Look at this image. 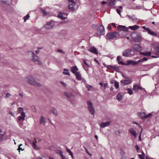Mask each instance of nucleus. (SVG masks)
Listing matches in <instances>:
<instances>
[{"label": "nucleus", "mask_w": 159, "mask_h": 159, "mask_svg": "<svg viewBox=\"0 0 159 159\" xmlns=\"http://www.w3.org/2000/svg\"><path fill=\"white\" fill-rule=\"evenodd\" d=\"M68 9L72 11H74L75 10L74 7L75 6L76 3L74 0H69Z\"/></svg>", "instance_id": "obj_9"}, {"label": "nucleus", "mask_w": 159, "mask_h": 159, "mask_svg": "<svg viewBox=\"0 0 159 159\" xmlns=\"http://www.w3.org/2000/svg\"><path fill=\"white\" fill-rule=\"evenodd\" d=\"M139 26L137 25H135L132 26H129L128 27V29L133 30H135L138 29L139 28Z\"/></svg>", "instance_id": "obj_19"}, {"label": "nucleus", "mask_w": 159, "mask_h": 159, "mask_svg": "<svg viewBox=\"0 0 159 159\" xmlns=\"http://www.w3.org/2000/svg\"><path fill=\"white\" fill-rule=\"evenodd\" d=\"M129 131L131 134L134 136V137H136L137 135V133L132 128H130L129 129Z\"/></svg>", "instance_id": "obj_21"}, {"label": "nucleus", "mask_w": 159, "mask_h": 159, "mask_svg": "<svg viewBox=\"0 0 159 159\" xmlns=\"http://www.w3.org/2000/svg\"><path fill=\"white\" fill-rule=\"evenodd\" d=\"M41 12L43 13V14L44 15L46 16L47 15V12L44 10L43 9H41Z\"/></svg>", "instance_id": "obj_42"}, {"label": "nucleus", "mask_w": 159, "mask_h": 159, "mask_svg": "<svg viewBox=\"0 0 159 159\" xmlns=\"http://www.w3.org/2000/svg\"><path fill=\"white\" fill-rule=\"evenodd\" d=\"M45 121L44 117L42 116L40 119V123L41 124L44 125L45 124Z\"/></svg>", "instance_id": "obj_27"}, {"label": "nucleus", "mask_w": 159, "mask_h": 159, "mask_svg": "<svg viewBox=\"0 0 159 159\" xmlns=\"http://www.w3.org/2000/svg\"><path fill=\"white\" fill-rule=\"evenodd\" d=\"M133 61L132 60H129L127 61V63L126 65H129L130 64H132L133 62Z\"/></svg>", "instance_id": "obj_44"}, {"label": "nucleus", "mask_w": 159, "mask_h": 159, "mask_svg": "<svg viewBox=\"0 0 159 159\" xmlns=\"http://www.w3.org/2000/svg\"><path fill=\"white\" fill-rule=\"evenodd\" d=\"M4 138V135L0 133V139H2Z\"/></svg>", "instance_id": "obj_58"}, {"label": "nucleus", "mask_w": 159, "mask_h": 159, "mask_svg": "<svg viewBox=\"0 0 159 159\" xmlns=\"http://www.w3.org/2000/svg\"><path fill=\"white\" fill-rule=\"evenodd\" d=\"M142 131V130H141ZM142 131L140 132V134L139 135V141H141L142 140V139L141 138V133Z\"/></svg>", "instance_id": "obj_61"}, {"label": "nucleus", "mask_w": 159, "mask_h": 159, "mask_svg": "<svg viewBox=\"0 0 159 159\" xmlns=\"http://www.w3.org/2000/svg\"><path fill=\"white\" fill-rule=\"evenodd\" d=\"M30 16L29 14H27L24 17L23 19H24L25 22H26L27 20L29 19Z\"/></svg>", "instance_id": "obj_36"}, {"label": "nucleus", "mask_w": 159, "mask_h": 159, "mask_svg": "<svg viewBox=\"0 0 159 159\" xmlns=\"http://www.w3.org/2000/svg\"><path fill=\"white\" fill-rule=\"evenodd\" d=\"M68 71H69L68 70L66 69H64V71L63 72V74L64 75H70V74L68 72Z\"/></svg>", "instance_id": "obj_30"}, {"label": "nucleus", "mask_w": 159, "mask_h": 159, "mask_svg": "<svg viewBox=\"0 0 159 159\" xmlns=\"http://www.w3.org/2000/svg\"><path fill=\"white\" fill-rule=\"evenodd\" d=\"M154 50L156 52L159 53V47L157 46L155 47L154 48Z\"/></svg>", "instance_id": "obj_39"}, {"label": "nucleus", "mask_w": 159, "mask_h": 159, "mask_svg": "<svg viewBox=\"0 0 159 159\" xmlns=\"http://www.w3.org/2000/svg\"><path fill=\"white\" fill-rule=\"evenodd\" d=\"M152 115V114L151 113H150L148 115L146 114V116L145 117V118H148V117H150Z\"/></svg>", "instance_id": "obj_47"}, {"label": "nucleus", "mask_w": 159, "mask_h": 159, "mask_svg": "<svg viewBox=\"0 0 159 159\" xmlns=\"http://www.w3.org/2000/svg\"><path fill=\"white\" fill-rule=\"evenodd\" d=\"M123 76L125 78L124 80H122L121 82L123 85H126L130 84L132 82V80L129 78L126 77L123 75Z\"/></svg>", "instance_id": "obj_10"}, {"label": "nucleus", "mask_w": 159, "mask_h": 159, "mask_svg": "<svg viewBox=\"0 0 159 159\" xmlns=\"http://www.w3.org/2000/svg\"><path fill=\"white\" fill-rule=\"evenodd\" d=\"M133 48L135 51L137 52L140 51L142 49L141 47L139 44L137 43H135L134 45Z\"/></svg>", "instance_id": "obj_12"}, {"label": "nucleus", "mask_w": 159, "mask_h": 159, "mask_svg": "<svg viewBox=\"0 0 159 159\" xmlns=\"http://www.w3.org/2000/svg\"><path fill=\"white\" fill-rule=\"evenodd\" d=\"M112 69L116 71H119V68L116 66H113Z\"/></svg>", "instance_id": "obj_40"}, {"label": "nucleus", "mask_w": 159, "mask_h": 159, "mask_svg": "<svg viewBox=\"0 0 159 159\" xmlns=\"http://www.w3.org/2000/svg\"><path fill=\"white\" fill-rule=\"evenodd\" d=\"M67 15L66 14L59 13L58 15V17L62 20H65L66 19V17L65 16H66Z\"/></svg>", "instance_id": "obj_15"}, {"label": "nucleus", "mask_w": 159, "mask_h": 159, "mask_svg": "<svg viewBox=\"0 0 159 159\" xmlns=\"http://www.w3.org/2000/svg\"><path fill=\"white\" fill-rule=\"evenodd\" d=\"M148 59L146 57H144L142 59H141L137 61H136L138 63V64L140 62H142L144 61H146Z\"/></svg>", "instance_id": "obj_26"}, {"label": "nucleus", "mask_w": 159, "mask_h": 159, "mask_svg": "<svg viewBox=\"0 0 159 159\" xmlns=\"http://www.w3.org/2000/svg\"><path fill=\"white\" fill-rule=\"evenodd\" d=\"M110 124V121H108L106 122H102L100 124V126L102 128H104L106 126L109 125Z\"/></svg>", "instance_id": "obj_16"}, {"label": "nucleus", "mask_w": 159, "mask_h": 159, "mask_svg": "<svg viewBox=\"0 0 159 159\" xmlns=\"http://www.w3.org/2000/svg\"><path fill=\"white\" fill-rule=\"evenodd\" d=\"M116 99L120 101L122 99V96L120 93H119L117 95Z\"/></svg>", "instance_id": "obj_32"}, {"label": "nucleus", "mask_w": 159, "mask_h": 159, "mask_svg": "<svg viewBox=\"0 0 159 159\" xmlns=\"http://www.w3.org/2000/svg\"><path fill=\"white\" fill-rule=\"evenodd\" d=\"M76 77L77 79L79 80H81V75L80 74V72H76L75 74Z\"/></svg>", "instance_id": "obj_28"}, {"label": "nucleus", "mask_w": 159, "mask_h": 159, "mask_svg": "<svg viewBox=\"0 0 159 159\" xmlns=\"http://www.w3.org/2000/svg\"><path fill=\"white\" fill-rule=\"evenodd\" d=\"M134 54V52L132 49H126L123 52L122 55L124 57H129Z\"/></svg>", "instance_id": "obj_4"}, {"label": "nucleus", "mask_w": 159, "mask_h": 159, "mask_svg": "<svg viewBox=\"0 0 159 159\" xmlns=\"http://www.w3.org/2000/svg\"><path fill=\"white\" fill-rule=\"evenodd\" d=\"M23 108H22V107H19L18 108V109L17 111H18V113H21L22 111H23Z\"/></svg>", "instance_id": "obj_45"}, {"label": "nucleus", "mask_w": 159, "mask_h": 159, "mask_svg": "<svg viewBox=\"0 0 159 159\" xmlns=\"http://www.w3.org/2000/svg\"><path fill=\"white\" fill-rule=\"evenodd\" d=\"M78 70V68L76 66H73L71 68V71L74 74H75L76 72Z\"/></svg>", "instance_id": "obj_22"}, {"label": "nucleus", "mask_w": 159, "mask_h": 159, "mask_svg": "<svg viewBox=\"0 0 159 159\" xmlns=\"http://www.w3.org/2000/svg\"><path fill=\"white\" fill-rule=\"evenodd\" d=\"M107 37L110 39H113L120 36L119 34L117 32H114L108 33L107 35Z\"/></svg>", "instance_id": "obj_5"}, {"label": "nucleus", "mask_w": 159, "mask_h": 159, "mask_svg": "<svg viewBox=\"0 0 159 159\" xmlns=\"http://www.w3.org/2000/svg\"><path fill=\"white\" fill-rule=\"evenodd\" d=\"M143 89L139 85L135 84L134 85L133 87V89L135 91H137L139 89L143 90Z\"/></svg>", "instance_id": "obj_18"}, {"label": "nucleus", "mask_w": 159, "mask_h": 159, "mask_svg": "<svg viewBox=\"0 0 159 159\" xmlns=\"http://www.w3.org/2000/svg\"><path fill=\"white\" fill-rule=\"evenodd\" d=\"M29 52L31 53L33 56V57L32 59V61L36 64L39 65L41 64V63L39 61V57L36 56L33 52L31 51H29Z\"/></svg>", "instance_id": "obj_7"}, {"label": "nucleus", "mask_w": 159, "mask_h": 159, "mask_svg": "<svg viewBox=\"0 0 159 159\" xmlns=\"http://www.w3.org/2000/svg\"><path fill=\"white\" fill-rule=\"evenodd\" d=\"M20 114L21 115V116H19L18 117V120L20 121H23L25 120V113L22 111Z\"/></svg>", "instance_id": "obj_13"}, {"label": "nucleus", "mask_w": 159, "mask_h": 159, "mask_svg": "<svg viewBox=\"0 0 159 159\" xmlns=\"http://www.w3.org/2000/svg\"><path fill=\"white\" fill-rule=\"evenodd\" d=\"M62 158V159H66V157L63 155L61 154V155L60 156Z\"/></svg>", "instance_id": "obj_62"}, {"label": "nucleus", "mask_w": 159, "mask_h": 159, "mask_svg": "<svg viewBox=\"0 0 159 159\" xmlns=\"http://www.w3.org/2000/svg\"><path fill=\"white\" fill-rule=\"evenodd\" d=\"M66 151L69 153V154L71 156L72 158H73L74 157L73 153L69 149H68V148H67Z\"/></svg>", "instance_id": "obj_34"}, {"label": "nucleus", "mask_w": 159, "mask_h": 159, "mask_svg": "<svg viewBox=\"0 0 159 159\" xmlns=\"http://www.w3.org/2000/svg\"><path fill=\"white\" fill-rule=\"evenodd\" d=\"M139 157V158L141 159H144V157L142 155H141V154H139L138 155Z\"/></svg>", "instance_id": "obj_51"}, {"label": "nucleus", "mask_w": 159, "mask_h": 159, "mask_svg": "<svg viewBox=\"0 0 159 159\" xmlns=\"http://www.w3.org/2000/svg\"><path fill=\"white\" fill-rule=\"evenodd\" d=\"M57 51H58V52H61V53L63 54L65 53V52H63L62 50L61 49H58L57 50Z\"/></svg>", "instance_id": "obj_53"}, {"label": "nucleus", "mask_w": 159, "mask_h": 159, "mask_svg": "<svg viewBox=\"0 0 159 159\" xmlns=\"http://www.w3.org/2000/svg\"><path fill=\"white\" fill-rule=\"evenodd\" d=\"M133 66H135L138 65V63L137 61H133L132 64Z\"/></svg>", "instance_id": "obj_57"}, {"label": "nucleus", "mask_w": 159, "mask_h": 159, "mask_svg": "<svg viewBox=\"0 0 159 159\" xmlns=\"http://www.w3.org/2000/svg\"><path fill=\"white\" fill-rule=\"evenodd\" d=\"M86 152L90 156H91L92 155L87 150L86 148H85Z\"/></svg>", "instance_id": "obj_54"}, {"label": "nucleus", "mask_w": 159, "mask_h": 159, "mask_svg": "<svg viewBox=\"0 0 159 159\" xmlns=\"http://www.w3.org/2000/svg\"><path fill=\"white\" fill-rule=\"evenodd\" d=\"M119 82L116 81L115 82L114 86L116 89H117L119 88Z\"/></svg>", "instance_id": "obj_38"}, {"label": "nucleus", "mask_w": 159, "mask_h": 159, "mask_svg": "<svg viewBox=\"0 0 159 159\" xmlns=\"http://www.w3.org/2000/svg\"><path fill=\"white\" fill-rule=\"evenodd\" d=\"M103 86L104 89H106L107 86V84L105 83L103 84Z\"/></svg>", "instance_id": "obj_50"}, {"label": "nucleus", "mask_w": 159, "mask_h": 159, "mask_svg": "<svg viewBox=\"0 0 159 159\" xmlns=\"http://www.w3.org/2000/svg\"><path fill=\"white\" fill-rule=\"evenodd\" d=\"M126 90L127 91L128 93L130 95H131L133 93V91L131 88H127Z\"/></svg>", "instance_id": "obj_31"}, {"label": "nucleus", "mask_w": 159, "mask_h": 159, "mask_svg": "<svg viewBox=\"0 0 159 159\" xmlns=\"http://www.w3.org/2000/svg\"><path fill=\"white\" fill-rule=\"evenodd\" d=\"M96 33L98 35H101L104 34V28L102 25H101L98 27Z\"/></svg>", "instance_id": "obj_8"}, {"label": "nucleus", "mask_w": 159, "mask_h": 159, "mask_svg": "<svg viewBox=\"0 0 159 159\" xmlns=\"http://www.w3.org/2000/svg\"><path fill=\"white\" fill-rule=\"evenodd\" d=\"M117 29L119 31H128V28L123 25H119L117 27Z\"/></svg>", "instance_id": "obj_11"}, {"label": "nucleus", "mask_w": 159, "mask_h": 159, "mask_svg": "<svg viewBox=\"0 0 159 159\" xmlns=\"http://www.w3.org/2000/svg\"><path fill=\"white\" fill-rule=\"evenodd\" d=\"M139 116L143 118H146L145 117L146 116V114L144 112H139Z\"/></svg>", "instance_id": "obj_25"}, {"label": "nucleus", "mask_w": 159, "mask_h": 159, "mask_svg": "<svg viewBox=\"0 0 159 159\" xmlns=\"http://www.w3.org/2000/svg\"><path fill=\"white\" fill-rule=\"evenodd\" d=\"M24 81L35 86L40 87L41 86L39 80L37 79H34L32 76H28L25 77L24 79Z\"/></svg>", "instance_id": "obj_1"}, {"label": "nucleus", "mask_w": 159, "mask_h": 159, "mask_svg": "<svg viewBox=\"0 0 159 159\" xmlns=\"http://www.w3.org/2000/svg\"><path fill=\"white\" fill-rule=\"evenodd\" d=\"M127 16L129 18L134 20H137V19L136 18L134 17V16H130L129 15H128Z\"/></svg>", "instance_id": "obj_35"}, {"label": "nucleus", "mask_w": 159, "mask_h": 159, "mask_svg": "<svg viewBox=\"0 0 159 159\" xmlns=\"http://www.w3.org/2000/svg\"><path fill=\"white\" fill-rule=\"evenodd\" d=\"M116 0H109L108 4L110 6H113L116 3Z\"/></svg>", "instance_id": "obj_24"}, {"label": "nucleus", "mask_w": 159, "mask_h": 159, "mask_svg": "<svg viewBox=\"0 0 159 159\" xmlns=\"http://www.w3.org/2000/svg\"><path fill=\"white\" fill-rule=\"evenodd\" d=\"M50 112L53 113V114L56 116H57L58 115L57 111L56 109L54 107H52L51 108Z\"/></svg>", "instance_id": "obj_20"}, {"label": "nucleus", "mask_w": 159, "mask_h": 159, "mask_svg": "<svg viewBox=\"0 0 159 159\" xmlns=\"http://www.w3.org/2000/svg\"><path fill=\"white\" fill-rule=\"evenodd\" d=\"M131 36L133 41L135 42L139 43L141 40V36L140 34L134 32L131 34Z\"/></svg>", "instance_id": "obj_2"}, {"label": "nucleus", "mask_w": 159, "mask_h": 159, "mask_svg": "<svg viewBox=\"0 0 159 159\" xmlns=\"http://www.w3.org/2000/svg\"><path fill=\"white\" fill-rule=\"evenodd\" d=\"M61 84L65 87L66 86V84L63 82H61Z\"/></svg>", "instance_id": "obj_59"}, {"label": "nucleus", "mask_w": 159, "mask_h": 159, "mask_svg": "<svg viewBox=\"0 0 159 159\" xmlns=\"http://www.w3.org/2000/svg\"><path fill=\"white\" fill-rule=\"evenodd\" d=\"M118 63H119V64H121V65H126V63H124L122 61H118Z\"/></svg>", "instance_id": "obj_48"}, {"label": "nucleus", "mask_w": 159, "mask_h": 159, "mask_svg": "<svg viewBox=\"0 0 159 159\" xmlns=\"http://www.w3.org/2000/svg\"><path fill=\"white\" fill-rule=\"evenodd\" d=\"M135 148L136 149V150L137 151H138L139 150V147L137 145H136L135 146Z\"/></svg>", "instance_id": "obj_63"}, {"label": "nucleus", "mask_w": 159, "mask_h": 159, "mask_svg": "<svg viewBox=\"0 0 159 159\" xmlns=\"http://www.w3.org/2000/svg\"><path fill=\"white\" fill-rule=\"evenodd\" d=\"M32 145L33 147V148L35 150H38L39 148L37 146L35 142H33L32 143Z\"/></svg>", "instance_id": "obj_33"}, {"label": "nucleus", "mask_w": 159, "mask_h": 159, "mask_svg": "<svg viewBox=\"0 0 159 159\" xmlns=\"http://www.w3.org/2000/svg\"><path fill=\"white\" fill-rule=\"evenodd\" d=\"M64 95L69 99L71 100L73 98H74L73 95L71 93H68L66 92L63 93Z\"/></svg>", "instance_id": "obj_14"}, {"label": "nucleus", "mask_w": 159, "mask_h": 159, "mask_svg": "<svg viewBox=\"0 0 159 159\" xmlns=\"http://www.w3.org/2000/svg\"><path fill=\"white\" fill-rule=\"evenodd\" d=\"M108 68L109 69H112L113 67V66H111V65H107L106 66H104Z\"/></svg>", "instance_id": "obj_43"}, {"label": "nucleus", "mask_w": 159, "mask_h": 159, "mask_svg": "<svg viewBox=\"0 0 159 159\" xmlns=\"http://www.w3.org/2000/svg\"><path fill=\"white\" fill-rule=\"evenodd\" d=\"M121 59V57L120 56H117V60L118 61V62L119 61H120V60Z\"/></svg>", "instance_id": "obj_60"}, {"label": "nucleus", "mask_w": 159, "mask_h": 159, "mask_svg": "<svg viewBox=\"0 0 159 159\" xmlns=\"http://www.w3.org/2000/svg\"><path fill=\"white\" fill-rule=\"evenodd\" d=\"M11 95L10 93H7V94H6V98H8Z\"/></svg>", "instance_id": "obj_52"}, {"label": "nucleus", "mask_w": 159, "mask_h": 159, "mask_svg": "<svg viewBox=\"0 0 159 159\" xmlns=\"http://www.w3.org/2000/svg\"><path fill=\"white\" fill-rule=\"evenodd\" d=\"M56 152L57 154H59L60 156L61 155V154H63L61 151L60 150H57L56 151Z\"/></svg>", "instance_id": "obj_41"}, {"label": "nucleus", "mask_w": 159, "mask_h": 159, "mask_svg": "<svg viewBox=\"0 0 159 159\" xmlns=\"http://www.w3.org/2000/svg\"><path fill=\"white\" fill-rule=\"evenodd\" d=\"M89 51L90 52L95 54H97L98 52H97L96 48L94 47H91L89 50Z\"/></svg>", "instance_id": "obj_17"}, {"label": "nucleus", "mask_w": 159, "mask_h": 159, "mask_svg": "<svg viewBox=\"0 0 159 159\" xmlns=\"http://www.w3.org/2000/svg\"><path fill=\"white\" fill-rule=\"evenodd\" d=\"M54 23L53 21H50L47 23L44 27H43L41 29H39V30L41 31L44 29L45 28L48 30H49L52 28L54 26Z\"/></svg>", "instance_id": "obj_3"}, {"label": "nucleus", "mask_w": 159, "mask_h": 159, "mask_svg": "<svg viewBox=\"0 0 159 159\" xmlns=\"http://www.w3.org/2000/svg\"><path fill=\"white\" fill-rule=\"evenodd\" d=\"M86 87L88 89V90L89 91H91L92 90L91 89L93 88V87L92 86L89 85L88 84H86Z\"/></svg>", "instance_id": "obj_37"}, {"label": "nucleus", "mask_w": 159, "mask_h": 159, "mask_svg": "<svg viewBox=\"0 0 159 159\" xmlns=\"http://www.w3.org/2000/svg\"><path fill=\"white\" fill-rule=\"evenodd\" d=\"M31 109L34 111H36V109L35 108V107L34 106H33L31 107Z\"/></svg>", "instance_id": "obj_55"}, {"label": "nucleus", "mask_w": 159, "mask_h": 159, "mask_svg": "<svg viewBox=\"0 0 159 159\" xmlns=\"http://www.w3.org/2000/svg\"><path fill=\"white\" fill-rule=\"evenodd\" d=\"M148 33L149 34H151L152 35H154L155 36H157V33H155L154 32L151 31V30L149 29L148 31Z\"/></svg>", "instance_id": "obj_29"}, {"label": "nucleus", "mask_w": 159, "mask_h": 159, "mask_svg": "<svg viewBox=\"0 0 159 159\" xmlns=\"http://www.w3.org/2000/svg\"><path fill=\"white\" fill-rule=\"evenodd\" d=\"M116 11L117 12V13L120 15H121V14H120V10L118 9H116Z\"/></svg>", "instance_id": "obj_56"}, {"label": "nucleus", "mask_w": 159, "mask_h": 159, "mask_svg": "<svg viewBox=\"0 0 159 159\" xmlns=\"http://www.w3.org/2000/svg\"><path fill=\"white\" fill-rule=\"evenodd\" d=\"M87 104L88 109L92 115H94L95 113V110L93 103L91 101H88L87 102Z\"/></svg>", "instance_id": "obj_6"}, {"label": "nucleus", "mask_w": 159, "mask_h": 159, "mask_svg": "<svg viewBox=\"0 0 159 159\" xmlns=\"http://www.w3.org/2000/svg\"><path fill=\"white\" fill-rule=\"evenodd\" d=\"M108 27L109 30H111V24H109L108 25Z\"/></svg>", "instance_id": "obj_64"}, {"label": "nucleus", "mask_w": 159, "mask_h": 159, "mask_svg": "<svg viewBox=\"0 0 159 159\" xmlns=\"http://www.w3.org/2000/svg\"><path fill=\"white\" fill-rule=\"evenodd\" d=\"M22 146V144H20L19 145V148L18 149V150H19V151H20V150H21L22 151H23L24 150V149H22V148L21 147V146Z\"/></svg>", "instance_id": "obj_46"}, {"label": "nucleus", "mask_w": 159, "mask_h": 159, "mask_svg": "<svg viewBox=\"0 0 159 159\" xmlns=\"http://www.w3.org/2000/svg\"><path fill=\"white\" fill-rule=\"evenodd\" d=\"M143 29H144L145 30L148 31H148L149 29L148 28H146L145 26H143L142 27Z\"/></svg>", "instance_id": "obj_49"}, {"label": "nucleus", "mask_w": 159, "mask_h": 159, "mask_svg": "<svg viewBox=\"0 0 159 159\" xmlns=\"http://www.w3.org/2000/svg\"><path fill=\"white\" fill-rule=\"evenodd\" d=\"M140 54L144 56H149L151 55V52H140Z\"/></svg>", "instance_id": "obj_23"}]
</instances>
